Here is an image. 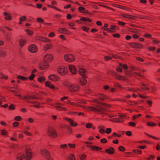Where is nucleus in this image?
Listing matches in <instances>:
<instances>
[{
	"instance_id": "8fccbe9b",
	"label": "nucleus",
	"mask_w": 160,
	"mask_h": 160,
	"mask_svg": "<svg viewBox=\"0 0 160 160\" xmlns=\"http://www.w3.org/2000/svg\"><path fill=\"white\" fill-rule=\"evenodd\" d=\"M120 66L122 67L125 69H127L128 68V66L126 64H122L121 63H120Z\"/></svg>"
},
{
	"instance_id": "a211bd4d",
	"label": "nucleus",
	"mask_w": 160,
	"mask_h": 160,
	"mask_svg": "<svg viewBox=\"0 0 160 160\" xmlns=\"http://www.w3.org/2000/svg\"><path fill=\"white\" fill-rule=\"evenodd\" d=\"M65 120L69 122L70 125L72 127H75L77 125L76 123L74 122L70 118H66Z\"/></svg>"
},
{
	"instance_id": "cd10ccee",
	"label": "nucleus",
	"mask_w": 160,
	"mask_h": 160,
	"mask_svg": "<svg viewBox=\"0 0 160 160\" xmlns=\"http://www.w3.org/2000/svg\"><path fill=\"white\" fill-rule=\"evenodd\" d=\"M38 81L41 83H42L44 82L45 80V78L41 76L39 77L38 79Z\"/></svg>"
},
{
	"instance_id": "37998d69",
	"label": "nucleus",
	"mask_w": 160,
	"mask_h": 160,
	"mask_svg": "<svg viewBox=\"0 0 160 160\" xmlns=\"http://www.w3.org/2000/svg\"><path fill=\"white\" fill-rule=\"evenodd\" d=\"M14 119L16 121H21L22 120V118L20 116H17L14 117Z\"/></svg>"
},
{
	"instance_id": "603ef678",
	"label": "nucleus",
	"mask_w": 160,
	"mask_h": 160,
	"mask_svg": "<svg viewBox=\"0 0 160 160\" xmlns=\"http://www.w3.org/2000/svg\"><path fill=\"white\" fill-rule=\"evenodd\" d=\"M85 9V8L82 7H79L78 8V11L80 12H83V11Z\"/></svg>"
},
{
	"instance_id": "20e7f679",
	"label": "nucleus",
	"mask_w": 160,
	"mask_h": 160,
	"mask_svg": "<svg viewBox=\"0 0 160 160\" xmlns=\"http://www.w3.org/2000/svg\"><path fill=\"white\" fill-rule=\"evenodd\" d=\"M48 135L51 138H55L57 136V134L56 130L52 128H49L47 131Z\"/></svg>"
},
{
	"instance_id": "58836bf2",
	"label": "nucleus",
	"mask_w": 160,
	"mask_h": 160,
	"mask_svg": "<svg viewBox=\"0 0 160 160\" xmlns=\"http://www.w3.org/2000/svg\"><path fill=\"white\" fill-rule=\"evenodd\" d=\"M114 86L115 87H117L120 88H122V85L118 83L114 82Z\"/></svg>"
},
{
	"instance_id": "c756f323",
	"label": "nucleus",
	"mask_w": 160,
	"mask_h": 160,
	"mask_svg": "<svg viewBox=\"0 0 160 160\" xmlns=\"http://www.w3.org/2000/svg\"><path fill=\"white\" fill-rule=\"evenodd\" d=\"M6 55V51L3 50H0V57H4Z\"/></svg>"
},
{
	"instance_id": "c03bdc74",
	"label": "nucleus",
	"mask_w": 160,
	"mask_h": 160,
	"mask_svg": "<svg viewBox=\"0 0 160 160\" xmlns=\"http://www.w3.org/2000/svg\"><path fill=\"white\" fill-rule=\"evenodd\" d=\"M92 127V124L90 123H88L86 124V127L87 128H90Z\"/></svg>"
},
{
	"instance_id": "393cba45",
	"label": "nucleus",
	"mask_w": 160,
	"mask_h": 160,
	"mask_svg": "<svg viewBox=\"0 0 160 160\" xmlns=\"http://www.w3.org/2000/svg\"><path fill=\"white\" fill-rule=\"evenodd\" d=\"M79 83L80 85H84L87 83V81L84 78H82L80 79Z\"/></svg>"
},
{
	"instance_id": "bf43d9fd",
	"label": "nucleus",
	"mask_w": 160,
	"mask_h": 160,
	"mask_svg": "<svg viewBox=\"0 0 160 160\" xmlns=\"http://www.w3.org/2000/svg\"><path fill=\"white\" fill-rule=\"evenodd\" d=\"M35 75L32 73L31 75L28 78L30 80H32L35 77Z\"/></svg>"
},
{
	"instance_id": "2f4dec72",
	"label": "nucleus",
	"mask_w": 160,
	"mask_h": 160,
	"mask_svg": "<svg viewBox=\"0 0 160 160\" xmlns=\"http://www.w3.org/2000/svg\"><path fill=\"white\" fill-rule=\"evenodd\" d=\"M17 78L23 81H26L28 79L27 78L21 75L18 76Z\"/></svg>"
},
{
	"instance_id": "c85d7f7f",
	"label": "nucleus",
	"mask_w": 160,
	"mask_h": 160,
	"mask_svg": "<svg viewBox=\"0 0 160 160\" xmlns=\"http://www.w3.org/2000/svg\"><path fill=\"white\" fill-rule=\"evenodd\" d=\"M31 103H33L34 104V105L32 106V107H33L37 108H39V107H40V103L37 101H32V102Z\"/></svg>"
},
{
	"instance_id": "ddd939ff",
	"label": "nucleus",
	"mask_w": 160,
	"mask_h": 160,
	"mask_svg": "<svg viewBox=\"0 0 160 160\" xmlns=\"http://www.w3.org/2000/svg\"><path fill=\"white\" fill-rule=\"evenodd\" d=\"M48 78L53 81H57L59 80V77L56 75L52 74L48 77Z\"/></svg>"
},
{
	"instance_id": "de8ad7c7",
	"label": "nucleus",
	"mask_w": 160,
	"mask_h": 160,
	"mask_svg": "<svg viewBox=\"0 0 160 160\" xmlns=\"http://www.w3.org/2000/svg\"><path fill=\"white\" fill-rule=\"evenodd\" d=\"M8 109L9 110H13L15 109L14 105L12 104H11L8 107Z\"/></svg>"
},
{
	"instance_id": "a18cd8bd",
	"label": "nucleus",
	"mask_w": 160,
	"mask_h": 160,
	"mask_svg": "<svg viewBox=\"0 0 160 160\" xmlns=\"http://www.w3.org/2000/svg\"><path fill=\"white\" fill-rule=\"evenodd\" d=\"M60 148L62 149H65L68 148V146L66 144H62L60 145Z\"/></svg>"
},
{
	"instance_id": "e2e57ef3",
	"label": "nucleus",
	"mask_w": 160,
	"mask_h": 160,
	"mask_svg": "<svg viewBox=\"0 0 160 160\" xmlns=\"http://www.w3.org/2000/svg\"><path fill=\"white\" fill-rule=\"evenodd\" d=\"M15 89H14L13 91H12V92L18 93L19 92H20V90L18 88H14Z\"/></svg>"
},
{
	"instance_id": "69168bd1",
	"label": "nucleus",
	"mask_w": 160,
	"mask_h": 160,
	"mask_svg": "<svg viewBox=\"0 0 160 160\" xmlns=\"http://www.w3.org/2000/svg\"><path fill=\"white\" fill-rule=\"evenodd\" d=\"M107 142V140L105 138H103L100 140V142L102 143H106Z\"/></svg>"
},
{
	"instance_id": "49530a36",
	"label": "nucleus",
	"mask_w": 160,
	"mask_h": 160,
	"mask_svg": "<svg viewBox=\"0 0 160 160\" xmlns=\"http://www.w3.org/2000/svg\"><path fill=\"white\" fill-rule=\"evenodd\" d=\"M82 29L85 31L87 32L89 30V28L86 27V26H83L82 28Z\"/></svg>"
},
{
	"instance_id": "a878e982",
	"label": "nucleus",
	"mask_w": 160,
	"mask_h": 160,
	"mask_svg": "<svg viewBox=\"0 0 160 160\" xmlns=\"http://www.w3.org/2000/svg\"><path fill=\"white\" fill-rule=\"evenodd\" d=\"M26 40L24 39H22L19 41V44L21 47H22L26 42Z\"/></svg>"
},
{
	"instance_id": "7c9ffc66",
	"label": "nucleus",
	"mask_w": 160,
	"mask_h": 160,
	"mask_svg": "<svg viewBox=\"0 0 160 160\" xmlns=\"http://www.w3.org/2000/svg\"><path fill=\"white\" fill-rule=\"evenodd\" d=\"M68 160H76L74 155L72 154H70L68 157Z\"/></svg>"
},
{
	"instance_id": "473e14b6",
	"label": "nucleus",
	"mask_w": 160,
	"mask_h": 160,
	"mask_svg": "<svg viewBox=\"0 0 160 160\" xmlns=\"http://www.w3.org/2000/svg\"><path fill=\"white\" fill-rule=\"evenodd\" d=\"M0 78L1 79H8V76L7 75H5L2 73L0 74Z\"/></svg>"
},
{
	"instance_id": "ea45409f",
	"label": "nucleus",
	"mask_w": 160,
	"mask_h": 160,
	"mask_svg": "<svg viewBox=\"0 0 160 160\" xmlns=\"http://www.w3.org/2000/svg\"><path fill=\"white\" fill-rule=\"evenodd\" d=\"M25 31L27 32V34L28 35H32L33 34V32L29 29H26L25 30Z\"/></svg>"
},
{
	"instance_id": "79ce46f5",
	"label": "nucleus",
	"mask_w": 160,
	"mask_h": 160,
	"mask_svg": "<svg viewBox=\"0 0 160 160\" xmlns=\"http://www.w3.org/2000/svg\"><path fill=\"white\" fill-rule=\"evenodd\" d=\"M41 41L44 42H50V40L47 38L42 37Z\"/></svg>"
},
{
	"instance_id": "dca6fc26",
	"label": "nucleus",
	"mask_w": 160,
	"mask_h": 160,
	"mask_svg": "<svg viewBox=\"0 0 160 160\" xmlns=\"http://www.w3.org/2000/svg\"><path fill=\"white\" fill-rule=\"evenodd\" d=\"M48 67V65L46 62H44L42 63V64L39 66V68L42 70L45 69Z\"/></svg>"
},
{
	"instance_id": "774afa93",
	"label": "nucleus",
	"mask_w": 160,
	"mask_h": 160,
	"mask_svg": "<svg viewBox=\"0 0 160 160\" xmlns=\"http://www.w3.org/2000/svg\"><path fill=\"white\" fill-rule=\"evenodd\" d=\"M133 152L139 154L140 153V151L138 149H134L132 151Z\"/></svg>"
},
{
	"instance_id": "bb28decb",
	"label": "nucleus",
	"mask_w": 160,
	"mask_h": 160,
	"mask_svg": "<svg viewBox=\"0 0 160 160\" xmlns=\"http://www.w3.org/2000/svg\"><path fill=\"white\" fill-rule=\"evenodd\" d=\"M98 98L101 100H103L106 99L107 96L102 94H100L98 95Z\"/></svg>"
},
{
	"instance_id": "9b49d317",
	"label": "nucleus",
	"mask_w": 160,
	"mask_h": 160,
	"mask_svg": "<svg viewBox=\"0 0 160 160\" xmlns=\"http://www.w3.org/2000/svg\"><path fill=\"white\" fill-rule=\"evenodd\" d=\"M17 160H28L25 155L23 153H19L17 155Z\"/></svg>"
},
{
	"instance_id": "f257e3e1",
	"label": "nucleus",
	"mask_w": 160,
	"mask_h": 160,
	"mask_svg": "<svg viewBox=\"0 0 160 160\" xmlns=\"http://www.w3.org/2000/svg\"><path fill=\"white\" fill-rule=\"evenodd\" d=\"M88 109L89 111L98 112L100 114H105L106 108H102L99 105H97L95 107H89Z\"/></svg>"
},
{
	"instance_id": "5701e85b",
	"label": "nucleus",
	"mask_w": 160,
	"mask_h": 160,
	"mask_svg": "<svg viewBox=\"0 0 160 160\" xmlns=\"http://www.w3.org/2000/svg\"><path fill=\"white\" fill-rule=\"evenodd\" d=\"M130 46L134 48H138L139 47V44L138 43L135 42H132L130 43Z\"/></svg>"
},
{
	"instance_id": "b1692460",
	"label": "nucleus",
	"mask_w": 160,
	"mask_h": 160,
	"mask_svg": "<svg viewBox=\"0 0 160 160\" xmlns=\"http://www.w3.org/2000/svg\"><path fill=\"white\" fill-rule=\"evenodd\" d=\"M52 47V45L50 44H48L44 46V50L45 51H47L51 49Z\"/></svg>"
},
{
	"instance_id": "72a5a7b5",
	"label": "nucleus",
	"mask_w": 160,
	"mask_h": 160,
	"mask_svg": "<svg viewBox=\"0 0 160 160\" xmlns=\"http://www.w3.org/2000/svg\"><path fill=\"white\" fill-rule=\"evenodd\" d=\"M98 129L99 130V132L100 133L102 134H104V133H105V131L104 129L102 128L99 126L98 127Z\"/></svg>"
},
{
	"instance_id": "4be33fe9",
	"label": "nucleus",
	"mask_w": 160,
	"mask_h": 160,
	"mask_svg": "<svg viewBox=\"0 0 160 160\" xmlns=\"http://www.w3.org/2000/svg\"><path fill=\"white\" fill-rule=\"evenodd\" d=\"M45 85L46 86L49 88H55L54 85L53 84H51L50 82L48 81H47L45 82Z\"/></svg>"
},
{
	"instance_id": "864d4df0",
	"label": "nucleus",
	"mask_w": 160,
	"mask_h": 160,
	"mask_svg": "<svg viewBox=\"0 0 160 160\" xmlns=\"http://www.w3.org/2000/svg\"><path fill=\"white\" fill-rule=\"evenodd\" d=\"M118 150L122 152H124L125 150V148L122 146H120L118 147Z\"/></svg>"
},
{
	"instance_id": "f8f14e48",
	"label": "nucleus",
	"mask_w": 160,
	"mask_h": 160,
	"mask_svg": "<svg viewBox=\"0 0 160 160\" xmlns=\"http://www.w3.org/2000/svg\"><path fill=\"white\" fill-rule=\"evenodd\" d=\"M78 72L79 74L83 76L84 78H87L86 74L87 73L86 70L83 68H79L78 70Z\"/></svg>"
},
{
	"instance_id": "2eb2a0df",
	"label": "nucleus",
	"mask_w": 160,
	"mask_h": 160,
	"mask_svg": "<svg viewBox=\"0 0 160 160\" xmlns=\"http://www.w3.org/2000/svg\"><path fill=\"white\" fill-rule=\"evenodd\" d=\"M44 59L45 61L50 62L53 59V57L52 55L48 54L44 56Z\"/></svg>"
},
{
	"instance_id": "412c9836",
	"label": "nucleus",
	"mask_w": 160,
	"mask_h": 160,
	"mask_svg": "<svg viewBox=\"0 0 160 160\" xmlns=\"http://www.w3.org/2000/svg\"><path fill=\"white\" fill-rule=\"evenodd\" d=\"M3 14L5 16L4 18L6 20H12V18L10 13L5 12H3Z\"/></svg>"
},
{
	"instance_id": "aec40b11",
	"label": "nucleus",
	"mask_w": 160,
	"mask_h": 160,
	"mask_svg": "<svg viewBox=\"0 0 160 160\" xmlns=\"http://www.w3.org/2000/svg\"><path fill=\"white\" fill-rule=\"evenodd\" d=\"M105 152L108 154H112L115 152V150L113 148L110 147L108 149H106L105 150Z\"/></svg>"
},
{
	"instance_id": "09e8293b",
	"label": "nucleus",
	"mask_w": 160,
	"mask_h": 160,
	"mask_svg": "<svg viewBox=\"0 0 160 160\" xmlns=\"http://www.w3.org/2000/svg\"><path fill=\"white\" fill-rule=\"evenodd\" d=\"M63 34L70 35L71 34V32L70 31L67 30L65 28V31L64 32Z\"/></svg>"
},
{
	"instance_id": "c9c22d12",
	"label": "nucleus",
	"mask_w": 160,
	"mask_h": 160,
	"mask_svg": "<svg viewBox=\"0 0 160 160\" xmlns=\"http://www.w3.org/2000/svg\"><path fill=\"white\" fill-rule=\"evenodd\" d=\"M68 146L71 149H74L76 147V145L75 144L69 143L68 144Z\"/></svg>"
},
{
	"instance_id": "3c124183",
	"label": "nucleus",
	"mask_w": 160,
	"mask_h": 160,
	"mask_svg": "<svg viewBox=\"0 0 160 160\" xmlns=\"http://www.w3.org/2000/svg\"><path fill=\"white\" fill-rule=\"evenodd\" d=\"M37 21L38 22L43 23L44 22V20L40 18H38L36 19Z\"/></svg>"
},
{
	"instance_id": "6e6552de",
	"label": "nucleus",
	"mask_w": 160,
	"mask_h": 160,
	"mask_svg": "<svg viewBox=\"0 0 160 160\" xmlns=\"http://www.w3.org/2000/svg\"><path fill=\"white\" fill-rule=\"evenodd\" d=\"M28 49L29 52L32 53H35L38 50V48L34 44L29 46L28 47Z\"/></svg>"
},
{
	"instance_id": "423d86ee",
	"label": "nucleus",
	"mask_w": 160,
	"mask_h": 160,
	"mask_svg": "<svg viewBox=\"0 0 160 160\" xmlns=\"http://www.w3.org/2000/svg\"><path fill=\"white\" fill-rule=\"evenodd\" d=\"M64 60L68 62H73L75 60L74 56L71 54H66L64 56Z\"/></svg>"
},
{
	"instance_id": "680f3d73",
	"label": "nucleus",
	"mask_w": 160,
	"mask_h": 160,
	"mask_svg": "<svg viewBox=\"0 0 160 160\" xmlns=\"http://www.w3.org/2000/svg\"><path fill=\"white\" fill-rule=\"evenodd\" d=\"M86 156L85 154H83L80 157V160H85L86 159Z\"/></svg>"
},
{
	"instance_id": "4468645a",
	"label": "nucleus",
	"mask_w": 160,
	"mask_h": 160,
	"mask_svg": "<svg viewBox=\"0 0 160 160\" xmlns=\"http://www.w3.org/2000/svg\"><path fill=\"white\" fill-rule=\"evenodd\" d=\"M149 89V88L147 83L143 82L141 83V92L148 90Z\"/></svg>"
},
{
	"instance_id": "7ed1b4c3",
	"label": "nucleus",
	"mask_w": 160,
	"mask_h": 160,
	"mask_svg": "<svg viewBox=\"0 0 160 160\" xmlns=\"http://www.w3.org/2000/svg\"><path fill=\"white\" fill-rule=\"evenodd\" d=\"M26 157L28 160H31L33 157L32 152L31 148L28 146L26 147L24 149Z\"/></svg>"
},
{
	"instance_id": "1a4fd4ad",
	"label": "nucleus",
	"mask_w": 160,
	"mask_h": 160,
	"mask_svg": "<svg viewBox=\"0 0 160 160\" xmlns=\"http://www.w3.org/2000/svg\"><path fill=\"white\" fill-rule=\"evenodd\" d=\"M41 154L46 158L50 157L49 152L46 149H42L41 150Z\"/></svg>"
},
{
	"instance_id": "f03ea898",
	"label": "nucleus",
	"mask_w": 160,
	"mask_h": 160,
	"mask_svg": "<svg viewBox=\"0 0 160 160\" xmlns=\"http://www.w3.org/2000/svg\"><path fill=\"white\" fill-rule=\"evenodd\" d=\"M65 85L68 87V90L70 92H74L78 91L80 88L78 84H68Z\"/></svg>"
},
{
	"instance_id": "f704fd0d",
	"label": "nucleus",
	"mask_w": 160,
	"mask_h": 160,
	"mask_svg": "<svg viewBox=\"0 0 160 160\" xmlns=\"http://www.w3.org/2000/svg\"><path fill=\"white\" fill-rule=\"evenodd\" d=\"M147 124L148 126H155L156 125V124L153 122H147Z\"/></svg>"
},
{
	"instance_id": "052dcab7",
	"label": "nucleus",
	"mask_w": 160,
	"mask_h": 160,
	"mask_svg": "<svg viewBox=\"0 0 160 160\" xmlns=\"http://www.w3.org/2000/svg\"><path fill=\"white\" fill-rule=\"evenodd\" d=\"M104 59L106 61H107L109 60L112 59V58L110 56H105L104 57Z\"/></svg>"
},
{
	"instance_id": "338daca9",
	"label": "nucleus",
	"mask_w": 160,
	"mask_h": 160,
	"mask_svg": "<svg viewBox=\"0 0 160 160\" xmlns=\"http://www.w3.org/2000/svg\"><path fill=\"white\" fill-rule=\"evenodd\" d=\"M116 69L117 71L119 72H121L122 71V69L121 68V67L120 66V65L119 67L117 68Z\"/></svg>"
},
{
	"instance_id": "6ab92c4d",
	"label": "nucleus",
	"mask_w": 160,
	"mask_h": 160,
	"mask_svg": "<svg viewBox=\"0 0 160 160\" xmlns=\"http://www.w3.org/2000/svg\"><path fill=\"white\" fill-rule=\"evenodd\" d=\"M54 107L55 108L56 110L59 111H67V108H66L63 107L61 106L55 105Z\"/></svg>"
},
{
	"instance_id": "39448f33",
	"label": "nucleus",
	"mask_w": 160,
	"mask_h": 160,
	"mask_svg": "<svg viewBox=\"0 0 160 160\" xmlns=\"http://www.w3.org/2000/svg\"><path fill=\"white\" fill-rule=\"evenodd\" d=\"M57 71L60 75H64L67 73L68 69L64 66H60L57 68Z\"/></svg>"
},
{
	"instance_id": "a19ab883",
	"label": "nucleus",
	"mask_w": 160,
	"mask_h": 160,
	"mask_svg": "<svg viewBox=\"0 0 160 160\" xmlns=\"http://www.w3.org/2000/svg\"><path fill=\"white\" fill-rule=\"evenodd\" d=\"M122 16L123 17L131 19L132 18V16L131 15L126 14H123L122 15Z\"/></svg>"
},
{
	"instance_id": "e433bc0d",
	"label": "nucleus",
	"mask_w": 160,
	"mask_h": 160,
	"mask_svg": "<svg viewBox=\"0 0 160 160\" xmlns=\"http://www.w3.org/2000/svg\"><path fill=\"white\" fill-rule=\"evenodd\" d=\"M80 20L85 21H87L89 22H90L91 21V20L90 19L88 18H86L84 17L81 18L80 19Z\"/></svg>"
},
{
	"instance_id": "f3484780",
	"label": "nucleus",
	"mask_w": 160,
	"mask_h": 160,
	"mask_svg": "<svg viewBox=\"0 0 160 160\" xmlns=\"http://www.w3.org/2000/svg\"><path fill=\"white\" fill-rule=\"evenodd\" d=\"M69 69L70 72L72 74H75L77 72L76 68L73 65H69Z\"/></svg>"
},
{
	"instance_id": "4d7b16f0",
	"label": "nucleus",
	"mask_w": 160,
	"mask_h": 160,
	"mask_svg": "<svg viewBox=\"0 0 160 160\" xmlns=\"http://www.w3.org/2000/svg\"><path fill=\"white\" fill-rule=\"evenodd\" d=\"M26 18H27L26 17L23 16L19 18V21H24L26 19Z\"/></svg>"
},
{
	"instance_id": "13d9d810",
	"label": "nucleus",
	"mask_w": 160,
	"mask_h": 160,
	"mask_svg": "<svg viewBox=\"0 0 160 160\" xmlns=\"http://www.w3.org/2000/svg\"><path fill=\"white\" fill-rule=\"evenodd\" d=\"M136 125V123L132 122H130L128 123V125L130 126L134 127Z\"/></svg>"
},
{
	"instance_id": "0eeeda50",
	"label": "nucleus",
	"mask_w": 160,
	"mask_h": 160,
	"mask_svg": "<svg viewBox=\"0 0 160 160\" xmlns=\"http://www.w3.org/2000/svg\"><path fill=\"white\" fill-rule=\"evenodd\" d=\"M36 98L34 96L30 95H27V96H24L22 99L26 100L27 102L30 103L32 102V101L30 100V99L33 100Z\"/></svg>"
},
{
	"instance_id": "9d476101",
	"label": "nucleus",
	"mask_w": 160,
	"mask_h": 160,
	"mask_svg": "<svg viewBox=\"0 0 160 160\" xmlns=\"http://www.w3.org/2000/svg\"><path fill=\"white\" fill-rule=\"evenodd\" d=\"M111 72L112 73V75L116 78V79L118 80H123L125 79V77L124 76L118 75L116 72L112 71H111Z\"/></svg>"
},
{
	"instance_id": "6e6d98bb",
	"label": "nucleus",
	"mask_w": 160,
	"mask_h": 160,
	"mask_svg": "<svg viewBox=\"0 0 160 160\" xmlns=\"http://www.w3.org/2000/svg\"><path fill=\"white\" fill-rule=\"evenodd\" d=\"M92 149H94L96 151H98L99 149H100V150L102 149V148H99L98 147L95 146H93V147H92Z\"/></svg>"
},
{
	"instance_id": "5fc2aeb1",
	"label": "nucleus",
	"mask_w": 160,
	"mask_h": 160,
	"mask_svg": "<svg viewBox=\"0 0 160 160\" xmlns=\"http://www.w3.org/2000/svg\"><path fill=\"white\" fill-rule=\"evenodd\" d=\"M112 131V129L111 128H107L105 132L107 134H108L110 133Z\"/></svg>"
},
{
	"instance_id": "4c0bfd02",
	"label": "nucleus",
	"mask_w": 160,
	"mask_h": 160,
	"mask_svg": "<svg viewBox=\"0 0 160 160\" xmlns=\"http://www.w3.org/2000/svg\"><path fill=\"white\" fill-rule=\"evenodd\" d=\"M65 28H58V32L60 33H64Z\"/></svg>"
},
{
	"instance_id": "0e129e2a",
	"label": "nucleus",
	"mask_w": 160,
	"mask_h": 160,
	"mask_svg": "<svg viewBox=\"0 0 160 160\" xmlns=\"http://www.w3.org/2000/svg\"><path fill=\"white\" fill-rule=\"evenodd\" d=\"M22 132L24 133L25 134H26L28 136H31L32 135V134L29 132H28V131H25L24 132Z\"/></svg>"
}]
</instances>
